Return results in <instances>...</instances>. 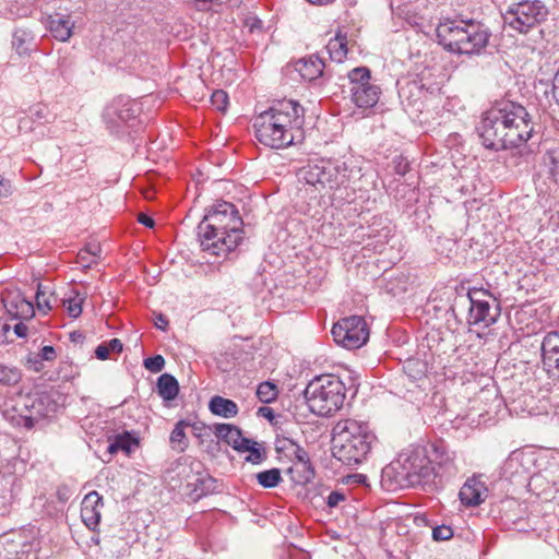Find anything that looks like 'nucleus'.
<instances>
[{
    "label": "nucleus",
    "instance_id": "f257e3e1",
    "mask_svg": "<svg viewBox=\"0 0 559 559\" xmlns=\"http://www.w3.org/2000/svg\"><path fill=\"white\" fill-rule=\"evenodd\" d=\"M533 129L526 108L513 102L492 106L484 114L478 128L484 146L493 151L521 146L530 140Z\"/></svg>",
    "mask_w": 559,
    "mask_h": 559
},
{
    "label": "nucleus",
    "instance_id": "f03ea898",
    "mask_svg": "<svg viewBox=\"0 0 559 559\" xmlns=\"http://www.w3.org/2000/svg\"><path fill=\"white\" fill-rule=\"evenodd\" d=\"M305 108L294 99L275 100L257 115L253 128L258 141L274 150H283L302 138Z\"/></svg>",
    "mask_w": 559,
    "mask_h": 559
},
{
    "label": "nucleus",
    "instance_id": "7ed1b4c3",
    "mask_svg": "<svg viewBox=\"0 0 559 559\" xmlns=\"http://www.w3.org/2000/svg\"><path fill=\"white\" fill-rule=\"evenodd\" d=\"M242 225V218L233 203L217 202L198 225L202 250L217 257L228 254L243 239Z\"/></svg>",
    "mask_w": 559,
    "mask_h": 559
},
{
    "label": "nucleus",
    "instance_id": "20e7f679",
    "mask_svg": "<svg viewBox=\"0 0 559 559\" xmlns=\"http://www.w3.org/2000/svg\"><path fill=\"white\" fill-rule=\"evenodd\" d=\"M438 43L448 51L460 55H478L488 45L491 32L474 19H444L436 29Z\"/></svg>",
    "mask_w": 559,
    "mask_h": 559
},
{
    "label": "nucleus",
    "instance_id": "39448f33",
    "mask_svg": "<svg viewBox=\"0 0 559 559\" xmlns=\"http://www.w3.org/2000/svg\"><path fill=\"white\" fill-rule=\"evenodd\" d=\"M374 441L376 436L368 424L340 420L333 428L332 454L344 465L355 467L367 459Z\"/></svg>",
    "mask_w": 559,
    "mask_h": 559
},
{
    "label": "nucleus",
    "instance_id": "423d86ee",
    "mask_svg": "<svg viewBox=\"0 0 559 559\" xmlns=\"http://www.w3.org/2000/svg\"><path fill=\"white\" fill-rule=\"evenodd\" d=\"M360 176L359 168L349 167L347 163L334 164L330 160L309 163L297 173L299 182L313 187L318 192L340 187L347 188Z\"/></svg>",
    "mask_w": 559,
    "mask_h": 559
},
{
    "label": "nucleus",
    "instance_id": "0eeeda50",
    "mask_svg": "<svg viewBox=\"0 0 559 559\" xmlns=\"http://www.w3.org/2000/svg\"><path fill=\"white\" fill-rule=\"evenodd\" d=\"M0 408L12 425L32 429L39 420L56 412L57 403L46 392L20 394L16 400L4 402Z\"/></svg>",
    "mask_w": 559,
    "mask_h": 559
},
{
    "label": "nucleus",
    "instance_id": "6e6552de",
    "mask_svg": "<svg viewBox=\"0 0 559 559\" xmlns=\"http://www.w3.org/2000/svg\"><path fill=\"white\" fill-rule=\"evenodd\" d=\"M346 388L338 377L322 374L312 379L304 391L310 411L319 416H331L345 401Z\"/></svg>",
    "mask_w": 559,
    "mask_h": 559
},
{
    "label": "nucleus",
    "instance_id": "1a4fd4ad",
    "mask_svg": "<svg viewBox=\"0 0 559 559\" xmlns=\"http://www.w3.org/2000/svg\"><path fill=\"white\" fill-rule=\"evenodd\" d=\"M548 13L542 0H520L511 3L502 17L506 26L520 34H527L546 21Z\"/></svg>",
    "mask_w": 559,
    "mask_h": 559
},
{
    "label": "nucleus",
    "instance_id": "9d476101",
    "mask_svg": "<svg viewBox=\"0 0 559 559\" xmlns=\"http://www.w3.org/2000/svg\"><path fill=\"white\" fill-rule=\"evenodd\" d=\"M350 93L354 104L359 108H372L379 102L381 88L371 82V72L367 67H357L348 72Z\"/></svg>",
    "mask_w": 559,
    "mask_h": 559
},
{
    "label": "nucleus",
    "instance_id": "9b49d317",
    "mask_svg": "<svg viewBox=\"0 0 559 559\" xmlns=\"http://www.w3.org/2000/svg\"><path fill=\"white\" fill-rule=\"evenodd\" d=\"M334 341L347 349L360 348L369 338V330L362 317L343 318L332 328Z\"/></svg>",
    "mask_w": 559,
    "mask_h": 559
},
{
    "label": "nucleus",
    "instance_id": "f8f14e48",
    "mask_svg": "<svg viewBox=\"0 0 559 559\" xmlns=\"http://www.w3.org/2000/svg\"><path fill=\"white\" fill-rule=\"evenodd\" d=\"M401 103L414 111L421 112L426 103L438 96L440 87L437 84L426 85L423 78L397 82Z\"/></svg>",
    "mask_w": 559,
    "mask_h": 559
},
{
    "label": "nucleus",
    "instance_id": "ddd939ff",
    "mask_svg": "<svg viewBox=\"0 0 559 559\" xmlns=\"http://www.w3.org/2000/svg\"><path fill=\"white\" fill-rule=\"evenodd\" d=\"M141 112L136 100L119 96L112 99L103 111V119L112 133H119L124 124L134 120Z\"/></svg>",
    "mask_w": 559,
    "mask_h": 559
},
{
    "label": "nucleus",
    "instance_id": "4468645a",
    "mask_svg": "<svg viewBox=\"0 0 559 559\" xmlns=\"http://www.w3.org/2000/svg\"><path fill=\"white\" fill-rule=\"evenodd\" d=\"M542 361L550 378L559 380V331L548 332L542 342Z\"/></svg>",
    "mask_w": 559,
    "mask_h": 559
},
{
    "label": "nucleus",
    "instance_id": "2eb2a0df",
    "mask_svg": "<svg viewBox=\"0 0 559 559\" xmlns=\"http://www.w3.org/2000/svg\"><path fill=\"white\" fill-rule=\"evenodd\" d=\"M500 317L499 304L493 307L488 300L475 299L474 305L469 306L468 310V323L469 325H481L483 328H489L498 321Z\"/></svg>",
    "mask_w": 559,
    "mask_h": 559
},
{
    "label": "nucleus",
    "instance_id": "dca6fc26",
    "mask_svg": "<svg viewBox=\"0 0 559 559\" xmlns=\"http://www.w3.org/2000/svg\"><path fill=\"white\" fill-rule=\"evenodd\" d=\"M421 463L427 464L425 450L423 448L407 449L399 455L396 461L400 469L397 474L409 484Z\"/></svg>",
    "mask_w": 559,
    "mask_h": 559
},
{
    "label": "nucleus",
    "instance_id": "f3484780",
    "mask_svg": "<svg viewBox=\"0 0 559 559\" xmlns=\"http://www.w3.org/2000/svg\"><path fill=\"white\" fill-rule=\"evenodd\" d=\"M7 313L16 320H28L35 314L34 306L20 292H9L2 298Z\"/></svg>",
    "mask_w": 559,
    "mask_h": 559
},
{
    "label": "nucleus",
    "instance_id": "a211bd4d",
    "mask_svg": "<svg viewBox=\"0 0 559 559\" xmlns=\"http://www.w3.org/2000/svg\"><path fill=\"white\" fill-rule=\"evenodd\" d=\"M31 546L15 533L0 535V557L2 559H29Z\"/></svg>",
    "mask_w": 559,
    "mask_h": 559
},
{
    "label": "nucleus",
    "instance_id": "6ab92c4d",
    "mask_svg": "<svg viewBox=\"0 0 559 559\" xmlns=\"http://www.w3.org/2000/svg\"><path fill=\"white\" fill-rule=\"evenodd\" d=\"M103 508V498L97 491L88 492L81 507V518L90 530H95L100 521V510Z\"/></svg>",
    "mask_w": 559,
    "mask_h": 559
},
{
    "label": "nucleus",
    "instance_id": "aec40b11",
    "mask_svg": "<svg viewBox=\"0 0 559 559\" xmlns=\"http://www.w3.org/2000/svg\"><path fill=\"white\" fill-rule=\"evenodd\" d=\"M487 487L479 477L468 478L460 490V500L466 507H476L485 501L487 497Z\"/></svg>",
    "mask_w": 559,
    "mask_h": 559
},
{
    "label": "nucleus",
    "instance_id": "412c9836",
    "mask_svg": "<svg viewBox=\"0 0 559 559\" xmlns=\"http://www.w3.org/2000/svg\"><path fill=\"white\" fill-rule=\"evenodd\" d=\"M188 495L193 500L213 493L216 489V480L209 474H197L187 483Z\"/></svg>",
    "mask_w": 559,
    "mask_h": 559
},
{
    "label": "nucleus",
    "instance_id": "4be33fe9",
    "mask_svg": "<svg viewBox=\"0 0 559 559\" xmlns=\"http://www.w3.org/2000/svg\"><path fill=\"white\" fill-rule=\"evenodd\" d=\"M74 22L70 15L56 13L48 17V28L52 36L59 41H68L72 36Z\"/></svg>",
    "mask_w": 559,
    "mask_h": 559
},
{
    "label": "nucleus",
    "instance_id": "5701e85b",
    "mask_svg": "<svg viewBox=\"0 0 559 559\" xmlns=\"http://www.w3.org/2000/svg\"><path fill=\"white\" fill-rule=\"evenodd\" d=\"M214 433L217 439L223 440L236 451H239L243 442L249 443V439L242 437L241 430L231 424H216Z\"/></svg>",
    "mask_w": 559,
    "mask_h": 559
},
{
    "label": "nucleus",
    "instance_id": "b1692460",
    "mask_svg": "<svg viewBox=\"0 0 559 559\" xmlns=\"http://www.w3.org/2000/svg\"><path fill=\"white\" fill-rule=\"evenodd\" d=\"M296 71L306 81H313L323 74L324 62L316 55L302 58L295 63Z\"/></svg>",
    "mask_w": 559,
    "mask_h": 559
},
{
    "label": "nucleus",
    "instance_id": "393cba45",
    "mask_svg": "<svg viewBox=\"0 0 559 559\" xmlns=\"http://www.w3.org/2000/svg\"><path fill=\"white\" fill-rule=\"evenodd\" d=\"M34 34L27 28H15L12 34V48L20 57L29 56L34 49Z\"/></svg>",
    "mask_w": 559,
    "mask_h": 559
},
{
    "label": "nucleus",
    "instance_id": "a878e982",
    "mask_svg": "<svg viewBox=\"0 0 559 559\" xmlns=\"http://www.w3.org/2000/svg\"><path fill=\"white\" fill-rule=\"evenodd\" d=\"M436 473L440 477H451L457 473L453 454L441 447L435 448Z\"/></svg>",
    "mask_w": 559,
    "mask_h": 559
},
{
    "label": "nucleus",
    "instance_id": "bb28decb",
    "mask_svg": "<svg viewBox=\"0 0 559 559\" xmlns=\"http://www.w3.org/2000/svg\"><path fill=\"white\" fill-rule=\"evenodd\" d=\"M210 411L217 416L224 418H233L238 414V405L229 399L216 395L209 403Z\"/></svg>",
    "mask_w": 559,
    "mask_h": 559
},
{
    "label": "nucleus",
    "instance_id": "cd10ccee",
    "mask_svg": "<svg viewBox=\"0 0 559 559\" xmlns=\"http://www.w3.org/2000/svg\"><path fill=\"white\" fill-rule=\"evenodd\" d=\"M157 393L164 401H174L179 393L178 380L170 373H163L157 379Z\"/></svg>",
    "mask_w": 559,
    "mask_h": 559
},
{
    "label": "nucleus",
    "instance_id": "c85d7f7f",
    "mask_svg": "<svg viewBox=\"0 0 559 559\" xmlns=\"http://www.w3.org/2000/svg\"><path fill=\"white\" fill-rule=\"evenodd\" d=\"M330 58L336 62H342L347 56V39L346 36L336 35L331 38L326 45Z\"/></svg>",
    "mask_w": 559,
    "mask_h": 559
},
{
    "label": "nucleus",
    "instance_id": "c756f323",
    "mask_svg": "<svg viewBox=\"0 0 559 559\" xmlns=\"http://www.w3.org/2000/svg\"><path fill=\"white\" fill-rule=\"evenodd\" d=\"M136 444L138 440L132 437L130 432L126 431L114 437L108 445V452L117 453L119 451H123L129 454L131 453L132 448Z\"/></svg>",
    "mask_w": 559,
    "mask_h": 559
},
{
    "label": "nucleus",
    "instance_id": "7c9ffc66",
    "mask_svg": "<svg viewBox=\"0 0 559 559\" xmlns=\"http://www.w3.org/2000/svg\"><path fill=\"white\" fill-rule=\"evenodd\" d=\"M190 426L186 420H179L170 433L171 448L178 452H183L188 448V439L186 437L185 428Z\"/></svg>",
    "mask_w": 559,
    "mask_h": 559
},
{
    "label": "nucleus",
    "instance_id": "2f4dec72",
    "mask_svg": "<svg viewBox=\"0 0 559 559\" xmlns=\"http://www.w3.org/2000/svg\"><path fill=\"white\" fill-rule=\"evenodd\" d=\"M436 476H438L436 473V466L433 465L432 461L427 456V464H419V468L417 469L415 477L412 478L408 485H426L432 481Z\"/></svg>",
    "mask_w": 559,
    "mask_h": 559
},
{
    "label": "nucleus",
    "instance_id": "473e14b6",
    "mask_svg": "<svg viewBox=\"0 0 559 559\" xmlns=\"http://www.w3.org/2000/svg\"><path fill=\"white\" fill-rule=\"evenodd\" d=\"M255 478L263 488H274L281 483L282 475L278 468H271L258 473Z\"/></svg>",
    "mask_w": 559,
    "mask_h": 559
},
{
    "label": "nucleus",
    "instance_id": "72a5a7b5",
    "mask_svg": "<svg viewBox=\"0 0 559 559\" xmlns=\"http://www.w3.org/2000/svg\"><path fill=\"white\" fill-rule=\"evenodd\" d=\"M255 394L261 403L270 404L276 400L278 390L274 383L265 381L258 385Z\"/></svg>",
    "mask_w": 559,
    "mask_h": 559
},
{
    "label": "nucleus",
    "instance_id": "f704fd0d",
    "mask_svg": "<svg viewBox=\"0 0 559 559\" xmlns=\"http://www.w3.org/2000/svg\"><path fill=\"white\" fill-rule=\"evenodd\" d=\"M29 117L33 121L40 124L50 123L55 120V115L50 112L48 107L43 104H37L29 108Z\"/></svg>",
    "mask_w": 559,
    "mask_h": 559
},
{
    "label": "nucleus",
    "instance_id": "c9c22d12",
    "mask_svg": "<svg viewBox=\"0 0 559 559\" xmlns=\"http://www.w3.org/2000/svg\"><path fill=\"white\" fill-rule=\"evenodd\" d=\"M238 452H249V456H247V461L253 464H260L264 460V453L260 445L249 439V443L243 442Z\"/></svg>",
    "mask_w": 559,
    "mask_h": 559
},
{
    "label": "nucleus",
    "instance_id": "e433bc0d",
    "mask_svg": "<svg viewBox=\"0 0 559 559\" xmlns=\"http://www.w3.org/2000/svg\"><path fill=\"white\" fill-rule=\"evenodd\" d=\"M21 380V372L15 367L0 365V383L4 385H14Z\"/></svg>",
    "mask_w": 559,
    "mask_h": 559
},
{
    "label": "nucleus",
    "instance_id": "4c0bfd02",
    "mask_svg": "<svg viewBox=\"0 0 559 559\" xmlns=\"http://www.w3.org/2000/svg\"><path fill=\"white\" fill-rule=\"evenodd\" d=\"M211 104L219 111H225L228 106V95L223 90H216L211 95Z\"/></svg>",
    "mask_w": 559,
    "mask_h": 559
},
{
    "label": "nucleus",
    "instance_id": "58836bf2",
    "mask_svg": "<svg viewBox=\"0 0 559 559\" xmlns=\"http://www.w3.org/2000/svg\"><path fill=\"white\" fill-rule=\"evenodd\" d=\"M145 369L153 373L162 371L165 367V358L162 355H155L143 360Z\"/></svg>",
    "mask_w": 559,
    "mask_h": 559
},
{
    "label": "nucleus",
    "instance_id": "ea45409f",
    "mask_svg": "<svg viewBox=\"0 0 559 559\" xmlns=\"http://www.w3.org/2000/svg\"><path fill=\"white\" fill-rule=\"evenodd\" d=\"M36 304L38 309L44 313H46L52 308L50 297L46 296V292L44 290V287L40 284H38L37 287Z\"/></svg>",
    "mask_w": 559,
    "mask_h": 559
},
{
    "label": "nucleus",
    "instance_id": "a19ab883",
    "mask_svg": "<svg viewBox=\"0 0 559 559\" xmlns=\"http://www.w3.org/2000/svg\"><path fill=\"white\" fill-rule=\"evenodd\" d=\"M548 158L550 160L549 173L555 182L559 185V150L551 151Z\"/></svg>",
    "mask_w": 559,
    "mask_h": 559
},
{
    "label": "nucleus",
    "instance_id": "79ce46f5",
    "mask_svg": "<svg viewBox=\"0 0 559 559\" xmlns=\"http://www.w3.org/2000/svg\"><path fill=\"white\" fill-rule=\"evenodd\" d=\"M453 537V530L448 525H439L432 530V538L436 542L449 540Z\"/></svg>",
    "mask_w": 559,
    "mask_h": 559
},
{
    "label": "nucleus",
    "instance_id": "37998d69",
    "mask_svg": "<svg viewBox=\"0 0 559 559\" xmlns=\"http://www.w3.org/2000/svg\"><path fill=\"white\" fill-rule=\"evenodd\" d=\"M296 459L298 460L299 464H301L302 467L307 469L308 475L304 477V480L308 481L310 477L313 475V471L310 469L309 457L307 452L304 449L298 448L296 451Z\"/></svg>",
    "mask_w": 559,
    "mask_h": 559
},
{
    "label": "nucleus",
    "instance_id": "c03bdc74",
    "mask_svg": "<svg viewBox=\"0 0 559 559\" xmlns=\"http://www.w3.org/2000/svg\"><path fill=\"white\" fill-rule=\"evenodd\" d=\"M467 296H468L471 306H473L475 299L487 300V298L490 297V294L486 289L474 287L468 290Z\"/></svg>",
    "mask_w": 559,
    "mask_h": 559
},
{
    "label": "nucleus",
    "instance_id": "a18cd8bd",
    "mask_svg": "<svg viewBox=\"0 0 559 559\" xmlns=\"http://www.w3.org/2000/svg\"><path fill=\"white\" fill-rule=\"evenodd\" d=\"M67 311L71 318H78L82 312L81 301L76 299H69L67 305Z\"/></svg>",
    "mask_w": 559,
    "mask_h": 559
},
{
    "label": "nucleus",
    "instance_id": "49530a36",
    "mask_svg": "<svg viewBox=\"0 0 559 559\" xmlns=\"http://www.w3.org/2000/svg\"><path fill=\"white\" fill-rule=\"evenodd\" d=\"M346 499V496L344 492L335 490L332 491L328 498H326V504L330 508H335L340 504V502L344 501Z\"/></svg>",
    "mask_w": 559,
    "mask_h": 559
},
{
    "label": "nucleus",
    "instance_id": "de8ad7c7",
    "mask_svg": "<svg viewBox=\"0 0 559 559\" xmlns=\"http://www.w3.org/2000/svg\"><path fill=\"white\" fill-rule=\"evenodd\" d=\"M38 356L41 360L51 361L56 358V350L52 346L46 345L40 349Z\"/></svg>",
    "mask_w": 559,
    "mask_h": 559
},
{
    "label": "nucleus",
    "instance_id": "09e8293b",
    "mask_svg": "<svg viewBox=\"0 0 559 559\" xmlns=\"http://www.w3.org/2000/svg\"><path fill=\"white\" fill-rule=\"evenodd\" d=\"M110 350L106 342L99 344L95 349V356L99 360H106L109 357Z\"/></svg>",
    "mask_w": 559,
    "mask_h": 559
},
{
    "label": "nucleus",
    "instance_id": "8fccbe9b",
    "mask_svg": "<svg viewBox=\"0 0 559 559\" xmlns=\"http://www.w3.org/2000/svg\"><path fill=\"white\" fill-rule=\"evenodd\" d=\"M11 194V185L9 180L0 176V198H5Z\"/></svg>",
    "mask_w": 559,
    "mask_h": 559
},
{
    "label": "nucleus",
    "instance_id": "3c124183",
    "mask_svg": "<svg viewBox=\"0 0 559 559\" xmlns=\"http://www.w3.org/2000/svg\"><path fill=\"white\" fill-rule=\"evenodd\" d=\"M106 344L108 345L110 353L111 352L112 353L122 352L123 345H122L121 341L118 338H112L109 342H106Z\"/></svg>",
    "mask_w": 559,
    "mask_h": 559
},
{
    "label": "nucleus",
    "instance_id": "603ef678",
    "mask_svg": "<svg viewBox=\"0 0 559 559\" xmlns=\"http://www.w3.org/2000/svg\"><path fill=\"white\" fill-rule=\"evenodd\" d=\"M552 95L559 106V69L557 70L552 81Z\"/></svg>",
    "mask_w": 559,
    "mask_h": 559
},
{
    "label": "nucleus",
    "instance_id": "864d4df0",
    "mask_svg": "<svg viewBox=\"0 0 559 559\" xmlns=\"http://www.w3.org/2000/svg\"><path fill=\"white\" fill-rule=\"evenodd\" d=\"M138 221H139V223H141L142 225H144V226H146V227H150V228L154 227V225H155L154 219H153L152 217H150L148 215L143 214V213H141V214L139 215Z\"/></svg>",
    "mask_w": 559,
    "mask_h": 559
},
{
    "label": "nucleus",
    "instance_id": "5fc2aeb1",
    "mask_svg": "<svg viewBox=\"0 0 559 559\" xmlns=\"http://www.w3.org/2000/svg\"><path fill=\"white\" fill-rule=\"evenodd\" d=\"M27 326L23 322H19L14 325V333L19 337H25L27 335Z\"/></svg>",
    "mask_w": 559,
    "mask_h": 559
},
{
    "label": "nucleus",
    "instance_id": "6e6d98bb",
    "mask_svg": "<svg viewBox=\"0 0 559 559\" xmlns=\"http://www.w3.org/2000/svg\"><path fill=\"white\" fill-rule=\"evenodd\" d=\"M258 415H260L264 418H267L269 420L274 419V412L271 407H266V406L260 407L258 409Z\"/></svg>",
    "mask_w": 559,
    "mask_h": 559
},
{
    "label": "nucleus",
    "instance_id": "4d7b16f0",
    "mask_svg": "<svg viewBox=\"0 0 559 559\" xmlns=\"http://www.w3.org/2000/svg\"><path fill=\"white\" fill-rule=\"evenodd\" d=\"M155 326L159 330H166V328L168 326V320L167 318L159 313L157 317H156V320H155Z\"/></svg>",
    "mask_w": 559,
    "mask_h": 559
},
{
    "label": "nucleus",
    "instance_id": "13d9d810",
    "mask_svg": "<svg viewBox=\"0 0 559 559\" xmlns=\"http://www.w3.org/2000/svg\"><path fill=\"white\" fill-rule=\"evenodd\" d=\"M394 164H395L394 168H395L396 174L402 175V176L406 174L407 168H408V165L406 162L394 160Z\"/></svg>",
    "mask_w": 559,
    "mask_h": 559
},
{
    "label": "nucleus",
    "instance_id": "bf43d9fd",
    "mask_svg": "<svg viewBox=\"0 0 559 559\" xmlns=\"http://www.w3.org/2000/svg\"><path fill=\"white\" fill-rule=\"evenodd\" d=\"M195 2L198 3L200 10H206L207 9L206 3L210 2V3L218 4L219 0H195Z\"/></svg>",
    "mask_w": 559,
    "mask_h": 559
},
{
    "label": "nucleus",
    "instance_id": "052dcab7",
    "mask_svg": "<svg viewBox=\"0 0 559 559\" xmlns=\"http://www.w3.org/2000/svg\"><path fill=\"white\" fill-rule=\"evenodd\" d=\"M86 251L91 254H93L94 257H96L98 254V252L100 251L99 249V246L94 243V245H88L86 247Z\"/></svg>",
    "mask_w": 559,
    "mask_h": 559
},
{
    "label": "nucleus",
    "instance_id": "680f3d73",
    "mask_svg": "<svg viewBox=\"0 0 559 559\" xmlns=\"http://www.w3.org/2000/svg\"><path fill=\"white\" fill-rule=\"evenodd\" d=\"M193 429V432H194V436L195 437H201V431L202 429L204 428L203 425L201 424H198V423H194L192 425H190Z\"/></svg>",
    "mask_w": 559,
    "mask_h": 559
},
{
    "label": "nucleus",
    "instance_id": "e2e57ef3",
    "mask_svg": "<svg viewBox=\"0 0 559 559\" xmlns=\"http://www.w3.org/2000/svg\"><path fill=\"white\" fill-rule=\"evenodd\" d=\"M514 463H518V455L513 453L506 462V467H512Z\"/></svg>",
    "mask_w": 559,
    "mask_h": 559
},
{
    "label": "nucleus",
    "instance_id": "0e129e2a",
    "mask_svg": "<svg viewBox=\"0 0 559 559\" xmlns=\"http://www.w3.org/2000/svg\"><path fill=\"white\" fill-rule=\"evenodd\" d=\"M311 4L324 5L333 2L334 0H307Z\"/></svg>",
    "mask_w": 559,
    "mask_h": 559
},
{
    "label": "nucleus",
    "instance_id": "69168bd1",
    "mask_svg": "<svg viewBox=\"0 0 559 559\" xmlns=\"http://www.w3.org/2000/svg\"><path fill=\"white\" fill-rule=\"evenodd\" d=\"M80 337H81V334H80V333H78V332H73V333H71V340H72V341H76V340H78V338H80Z\"/></svg>",
    "mask_w": 559,
    "mask_h": 559
},
{
    "label": "nucleus",
    "instance_id": "338daca9",
    "mask_svg": "<svg viewBox=\"0 0 559 559\" xmlns=\"http://www.w3.org/2000/svg\"><path fill=\"white\" fill-rule=\"evenodd\" d=\"M233 5L240 4L241 0H228Z\"/></svg>",
    "mask_w": 559,
    "mask_h": 559
},
{
    "label": "nucleus",
    "instance_id": "774afa93",
    "mask_svg": "<svg viewBox=\"0 0 559 559\" xmlns=\"http://www.w3.org/2000/svg\"><path fill=\"white\" fill-rule=\"evenodd\" d=\"M0 559H2V558L0 557Z\"/></svg>",
    "mask_w": 559,
    "mask_h": 559
}]
</instances>
